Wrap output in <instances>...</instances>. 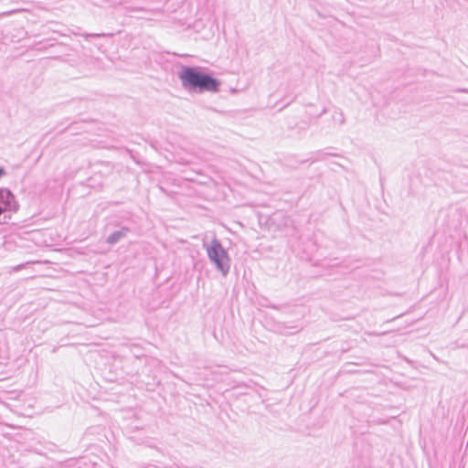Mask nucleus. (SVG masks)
<instances>
[{"instance_id": "obj_1", "label": "nucleus", "mask_w": 468, "mask_h": 468, "mask_svg": "<svg viewBox=\"0 0 468 468\" xmlns=\"http://www.w3.org/2000/svg\"><path fill=\"white\" fill-rule=\"evenodd\" d=\"M207 258L215 265L216 269L226 276L230 269V258L220 241L214 236L209 242L203 241Z\"/></svg>"}, {"instance_id": "obj_2", "label": "nucleus", "mask_w": 468, "mask_h": 468, "mask_svg": "<svg viewBox=\"0 0 468 468\" xmlns=\"http://www.w3.org/2000/svg\"><path fill=\"white\" fill-rule=\"evenodd\" d=\"M179 77L184 85L197 88L200 91L215 92L218 90L219 82L216 79L192 68L184 69Z\"/></svg>"}, {"instance_id": "obj_3", "label": "nucleus", "mask_w": 468, "mask_h": 468, "mask_svg": "<svg viewBox=\"0 0 468 468\" xmlns=\"http://www.w3.org/2000/svg\"><path fill=\"white\" fill-rule=\"evenodd\" d=\"M0 205L5 211L16 212L19 208L15 195L7 188H0Z\"/></svg>"}, {"instance_id": "obj_4", "label": "nucleus", "mask_w": 468, "mask_h": 468, "mask_svg": "<svg viewBox=\"0 0 468 468\" xmlns=\"http://www.w3.org/2000/svg\"><path fill=\"white\" fill-rule=\"evenodd\" d=\"M129 229L127 228H122V229L113 232L107 238V242L109 244H115L120 241L122 239L125 238Z\"/></svg>"}, {"instance_id": "obj_5", "label": "nucleus", "mask_w": 468, "mask_h": 468, "mask_svg": "<svg viewBox=\"0 0 468 468\" xmlns=\"http://www.w3.org/2000/svg\"><path fill=\"white\" fill-rule=\"evenodd\" d=\"M5 169L3 167H0V176L5 175Z\"/></svg>"}, {"instance_id": "obj_6", "label": "nucleus", "mask_w": 468, "mask_h": 468, "mask_svg": "<svg viewBox=\"0 0 468 468\" xmlns=\"http://www.w3.org/2000/svg\"><path fill=\"white\" fill-rule=\"evenodd\" d=\"M22 267H23V265H18V266L15 267L14 269H15L16 271H18V270H20Z\"/></svg>"}, {"instance_id": "obj_7", "label": "nucleus", "mask_w": 468, "mask_h": 468, "mask_svg": "<svg viewBox=\"0 0 468 468\" xmlns=\"http://www.w3.org/2000/svg\"><path fill=\"white\" fill-rule=\"evenodd\" d=\"M5 212V210L2 208V206L0 205V215Z\"/></svg>"}]
</instances>
